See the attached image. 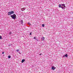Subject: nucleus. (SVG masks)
<instances>
[{"label": "nucleus", "mask_w": 73, "mask_h": 73, "mask_svg": "<svg viewBox=\"0 0 73 73\" xmlns=\"http://www.w3.org/2000/svg\"><path fill=\"white\" fill-rule=\"evenodd\" d=\"M21 11H24V10H25V8L24 7L22 8H21Z\"/></svg>", "instance_id": "0eeeda50"}, {"label": "nucleus", "mask_w": 73, "mask_h": 73, "mask_svg": "<svg viewBox=\"0 0 73 73\" xmlns=\"http://www.w3.org/2000/svg\"><path fill=\"white\" fill-rule=\"evenodd\" d=\"M25 61V59L22 60L21 62L22 63H23V62H24V61Z\"/></svg>", "instance_id": "39448f33"}, {"label": "nucleus", "mask_w": 73, "mask_h": 73, "mask_svg": "<svg viewBox=\"0 0 73 73\" xmlns=\"http://www.w3.org/2000/svg\"><path fill=\"white\" fill-rule=\"evenodd\" d=\"M59 8H61V5L59 4Z\"/></svg>", "instance_id": "9b49d317"}, {"label": "nucleus", "mask_w": 73, "mask_h": 73, "mask_svg": "<svg viewBox=\"0 0 73 73\" xmlns=\"http://www.w3.org/2000/svg\"><path fill=\"white\" fill-rule=\"evenodd\" d=\"M10 12H11V14H13V13H14V11H11Z\"/></svg>", "instance_id": "1a4fd4ad"}, {"label": "nucleus", "mask_w": 73, "mask_h": 73, "mask_svg": "<svg viewBox=\"0 0 73 73\" xmlns=\"http://www.w3.org/2000/svg\"><path fill=\"white\" fill-rule=\"evenodd\" d=\"M61 7H63L64 8H65V4H62Z\"/></svg>", "instance_id": "f03ea898"}, {"label": "nucleus", "mask_w": 73, "mask_h": 73, "mask_svg": "<svg viewBox=\"0 0 73 73\" xmlns=\"http://www.w3.org/2000/svg\"><path fill=\"white\" fill-rule=\"evenodd\" d=\"M19 50L18 49V50H17V52H19Z\"/></svg>", "instance_id": "dca6fc26"}, {"label": "nucleus", "mask_w": 73, "mask_h": 73, "mask_svg": "<svg viewBox=\"0 0 73 73\" xmlns=\"http://www.w3.org/2000/svg\"><path fill=\"white\" fill-rule=\"evenodd\" d=\"M61 8H62V9H63L64 8V7L62 6V7H61Z\"/></svg>", "instance_id": "2eb2a0df"}, {"label": "nucleus", "mask_w": 73, "mask_h": 73, "mask_svg": "<svg viewBox=\"0 0 73 73\" xmlns=\"http://www.w3.org/2000/svg\"><path fill=\"white\" fill-rule=\"evenodd\" d=\"M30 35H32V33H30Z\"/></svg>", "instance_id": "aec40b11"}, {"label": "nucleus", "mask_w": 73, "mask_h": 73, "mask_svg": "<svg viewBox=\"0 0 73 73\" xmlns=\"http://www.w3.org/2000/svg\"><path fill=\"white\" fill-rule=\"evenodd\" d=\"M11 17L13 19L15 20L16 18V15L15 14H14L13 15H11Z\"/></svg>", "instance_id": "f257e3e1"}, {"label": "nucleus", "mask_w": 73, "mask_h": 73, "mask_svg": "<svg viewBox=\"0 0 73 73\" xmlns=\"http://www.w3.org/2000/svg\"><path fill=\"white\" fill-rule=\"evenodd\" d=\"M2 54H4V52H2Z\"/></svg>", "instance_id": "6ab92c4d"}, {"label": "nucleus", "mask_w": 73, "mask_h": 73, "mask_svg": "<svg viewBox=\"0 0 73 73\" xmlns=\"http://www.w3.org/2000/svg\"><path fill=\"white\" fill-rule=\"evenodd\" d=\"M21 24H23V20H21Z\"/></svg>", "instance_id": "9d476101"}, {"label": "nucleus", "mask_w": 73, "mask_h": 73, "mask_svg": "<svg viewBox=\"0 0 73 73\" xmlns=\"http://www.w3.org/2000/svg\"><path fill=\"white\" fill-rule=\"evenodd\" d=\"M68 54H66L64 56H63V57H68Z\"/></svg>", "instance_id": "6e6552de"}, {"label": "nucleus", "mask_w": 73, "mask_h": 73, "mask_svg": "<svg viewBox=\"0 0 73 73\" xmlns=\"http://www.w3.org/2000/svg\"><path fill=\"white\" fill-rule=\"evenodd\" d=\"M2 38V37H1V36H0V39H1Z\"/></svg>", "instance_id": "f3484780"}, {"label": "nucleus", "mask_w": 73, "mask_h": 73, "mask_svg": "<svg viewBox=\"0 0 73 73\" xmlns=\"http://www.w3.org/2000/svg\"><path fill=\"white\" fill-rule=\"evenodd\" d=\"M28 24H29V25H31V24H30V23L29 22L28 23Z\"/></svg>", "instance_id": "a211bd4d"}, {"label": "nucleus", "mask_w": 73, "mask_h": 73, "mask_svg": "<svg viewBox=\"0 0 73 73\" xmlns=\"http://www.w3.org/2000/svg\"><path fill=\"white\" fill-rule=\"evenodd\" d=\"M42 27H44V26H45V25L42 24Z\"/></svg>", "instance_id": "f8f14e48"}, {"label": "nucleus", "mask_w": 73, "mask_h": 73, "mask_svg": "<svg viewBox=\"0 0 73 73\" xmlns=\"http://www.w3.org/2000/svg\"><path fill=\"white\" fill-rule=\"evenodd\" d=\"M36 40H37V41H38V40H37V39Z\"/></svg>", "instance_id": "412c9836"}, {"label": "nucleus", "mask_w": 73, "mask_h": 73, "mask_svg": "<svg viewBox=\"0 0 73 73\" xmlns=\"http://www.w3.org/2000/svg\"><path fill=\"white\" fill-rule=\"evenodd\" d=\"M37 38L36 37H34V39H35L36 40V38Z\"/></svg>", "instance_id": "ddd939ff"}, {"label": "nucleus", "mask_w": 73, "mask_h": 73, "mask_svg": "<svg viewBox=\"0 0 73 73\" xmlns=\"http://www.w3.org/2000/svg\"><path fill=\"white\" fill-rule=\"evenodd\" d=\"M8 58H11V56H8Z\"/></svg>", "instance_id": "4468645a"}, {"label": "nucleus", "mask_w": 73, "mask_h": 73, "mask_svg": "<svg viewBox=\"0 0 73 73\" xmlns=\"http://www.w3.org/2000/svg\"><path fill=\"white\" fill-rule=\"evenodd\" d=\"M52 70H54V69H55V68H54V67L52 66Z\"/></svg>", "instance_id": "423d86ee"}, {"label": "nucleus", "mask_w": 73, "mask_h": 73, "mask_svg": "<svg viewBox=\"0 0 73 73\" xmlns=\"http://www.w3.org/2000/svg\"><path fill=\"white\" fill-rule=\"evenodd\" d=\"M10 34H11V33H10Z\"/></svg>", "instance_id": "4be33fe9"}, {"label": "nucleus", "mask_w": 73, "mask_h": 73, "mask_svg": "<svg viewBox=\"0 0 73 73\" xmlns=\"http://www.w3.org/2000/svg\"><path fill=\"white\" fill-rule=\"evenodd\" d=\"M41 40H42V41H44V40H45V37H43L42 38H41Z\"/></svg>", "instance_id": "7ed1b4c3"}, {"label": "nucleus", "mask_w": 73, "mask_h": 73, "mask_svg": "<svg viewBox=\"0 0 73 73\" xmlns=\"http://www.w3.org/2000/svg\"><path fill=\"white\" fill-rule=\"evenodd\" d=\"M12 14H11V12H9L8 13V15H11Z\"/></svg>", "instance_id": "20e7f679"}]
</instances>
